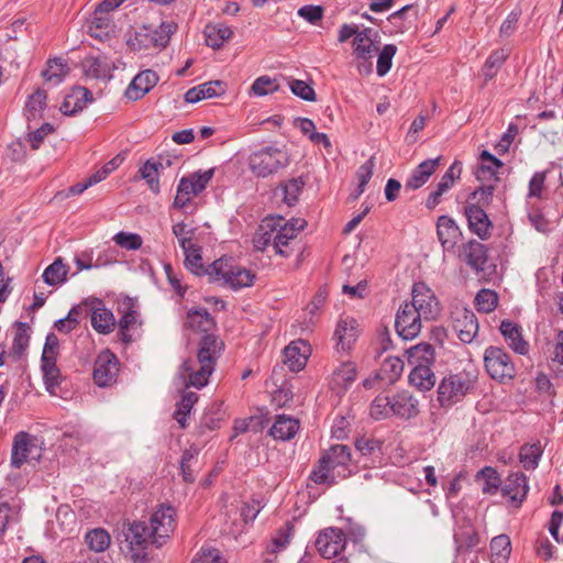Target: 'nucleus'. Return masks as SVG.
Masks as SVG:
<instances>
[{"instance_id": "nucleus-25", "label": "nucleus", "mask_w": 563, "mask_h": 563, "mask_svg": "<svg viewBox=\"0 0 563 563\" xmlns=\"http://www.w3.org/2000/svg\"><path fill=\"white\" fill-rule=\"evenodd\" d=\"M462 256L466 264L474 271L482 272L485 269V265L487 263V249L481 242L471 240L464 244Z\"/></svg>"}, {"instance_id": "nucleus-59", "label": "nucleus", "mask_w": 563, "mask_h": 563, "mask_svg": "<svg viewBox=\"0 0 563 563\" xmlns=\"http://www.w3.org/2000/svg\"><path fill=\"white\" fill-rule=\"evenodd\" d=\"M117 245L128 251H136L141 249L143 240L140 234L120 231L113 236Z\"/></svg>"}, {"instance_id": "nucleus-23", "label": "nucleus", "mask_w": 563, "mask_h": 563, "mask_svg": "<svg viewBox=\"0 0 563 563\" xmlns=\"http://www.w3.org/2000/svg\"><path fill=\"white\" fill-rule=\"evenodd\" d=\"M437 234L442 247L446 251L453 250L461 238V230L456 222L448 217L441 216L437 222Z\"/></svg>"}, {"instance_id": "nucleus-11", "label": "nucleus", "mask_w": 563, "mask_h": 563, "mask_svg": "<svg viewBox=\"0 0 563 563\" xmlns=\"http://www.w3.org/2000/svg\"><path fill=\"white\" fill-rule=\"evenodd\" d=\"M119 373V360L110 350L99 353L93 366V380L99 387H108L115 383Z\"/></svg>"}, {"instance_id": "nucleus-14", "label": "nucleus", "mask_w": 563, "mask_h": 563, "mask_svg": "<svg viewBox=\"0 0 563 563\" xmlns=\"http://www.w3.org/2000/svg\"><path fill=\"white\" fill-rule=\"evenodd\" d=\"M124 536L132 552L131 556L133 561L137 562L144 560L147 541L148 539L152 540V531H148L146 523L143 521H134L130 525Z\"/></svg>"}, {"instance_id": "nucleus-12", "label": "nucleus", "mask_w": 563, "mask_h": 563, "mask_svg": "<svg viewBox=\"0 0 563 563\" xmlns=\"http://www.w3.org/2000/svg\"><path fill=\"white\" fill-rule=\"evenodd\" d=\"M273 225H275L274 250L282 256H288L289 253L284 247L288 246L289 242L305 228L306 221L303 219L285 221L278 218L274 219Z\"/></svg>"}, {"instance_id": "nucleus-47", "label": "nucleus", "mask_w": 563, "mask_h": 563, "mask_svg": "<svg viewBox=\"0 0 563 563\" xmlns=\"http://www.w3.org/2000/svg\"><path fill=\"white\" fill-rule=\"evenodd\" d=\"M85 73L93 78H103L109 74V65L104 57L88 56L82 62Z\"/></svg>"}, {"instance_id": "nucleus-52", "label": "nucleus", "mask_w": 563, "mask_h": 563, "mask_svg": "<svg viewBox=\"0 0 563 563\" xmlns=\"http://www.w3.org/2000/svg\"><path fill=\"white\" fill-rule=\"evenodd\" d=\"M198 194L195 191L191 183L184 177L179 180L177 186V194L173 202V207L177 209L185 208Z\"/></svg>"}, {"instance_id": "nucleus-44", "label": "nucleus", "mask_w": 563, "mask_h": 563, "mask_svg": "<svg viewBox=\"0 0 563 563\" xmlns=\"http://www.w3.org/2000/svg\"><path fill=\"white\" fill-rule=\"evenodd\" d=\"M274 219L264 220L254 235V247L258 251H264L271 243L274 245L275 225Z\"/></svg>"}, {"instance_id": "nucleus-46", "label": "nucleus", "mask_w": 563, "mask_h": 563, "mask_svg": "<svg viewBox=\"0 0 563 563\" xmlns=\"http://www.w3.org/2000/svg\"><path fill=\"white\" fill-rule=\"evenodd\" d=\"M47 95L43 89L35 90L26 100L25 112L27 119H36L46 107Z\"/></svg>"}, {"instance_id": "nucleus-13", "label": "nucleus", "mask_w": 563, "mask_h": 563, "mask_svg": "<svg viewBox=\"0 0 563 563\" xmlns=\"http://www.w3.org/2000/svg\"><path fill=\"white\" fill-rule=\"evenodd\" d=\"M346 545L344 532L334 527L322 530L317 540L316 548L324 559H332L339 555Z\"/></svg>"}, {"instance_id": "nucleus-16", "label": "nucleus", "mask_w": 563, "mask_h": 563, "mask_svg": "<svg viewBox=\"0 0 563 563\" xmlns=\"http://www.w3.org/2000/svg\"><path fill=\"white\" fill-rule=\"evenodd\" d=\"M465 216L467 218L468 229L481 240H487L490 236L493 223L486 211L476 203H468L465 207Z\"/></svg>"}, {"instance_id": "nucleus-30", "label": "nucleus", "mask_w": 563, "mask_h": 563, "mask_svg": "<svg viewBox=\"0 0 563 563\" xmlns=\"http://www.w3.org/2000/svg\"><path fill=\"white\" fill-rule=\"evenodd\" d=\"M184 325L192 331L209 334L208 332L214 328L216 322L207 309L198 308L187 312Z\"/></svg>"}, {"instance_id": "nucleus-18", "label": "nucleus", "mask_w": 563, "mask_h": 563, "mask_svg": "<svg viewBox=\"0 0 563 563\" xmlns=\"http://www.w3.org/2000/svg\"><path fill=\"white\" fill-rule=\"evenodd\" d=\"M501 492L504 496L510 498L516 507H519L529 492L527 476L521 472L510 473L505 481Z\"/></svg>"}, {"instance_id": "nucleus-43", "label": "nucleus", "mask_w": 563, "mask_h": 563, "mask_svg": "<svg viewBox=\"0 0 563 563\" xmlns=\"http://www.w3.org/2000/svg\"><path fill=\"white\" fill-rule=\"evenodd\" d=\"M542 455V449L540 443L525 444L521 446L519 452V461L523 468L532 471L537 468L539 461Z\"/></svg>"}, {"instance_id": "nucleus-39", "label": "nucleus", "mask_w": 563, "mask_h": 563, "mask_svg": "<svg viewBox=\"0 0 563 563\" xmlns=\"http://www.w3.org/2000/svg\"><path fill=\"white\" fill-rule=\"evenodd\" d=\"M185 253V266L191 273L197 276H202L208 274L210 276L211 265L208 268H205L202 265V257L200 255V249L192 244L183 249Z\"/></svg>"}, {"instance_id": "nucleus-32", "label": "nucleus", "mask_w": 563, "mask_h": 563, "mask_svg": "<svg viewBox=\"0 0 563 563\" xmlns=\"http://www.w3.org/2000/svg\"><path fill=\"white\" fill-rule=\"evenodd\" d=\"M203 34L206 37V44L213 49H219L228 40L231 38L233 32L230 26L223 23H210L206 25Z\"/></svg>"}, {"instance_id": "nucleus-4", "label": "nucleus", "mask_w": 563, "mask_h": 563, "mask_svg": "<svg viewBox=\"0 0 563 563\" xmlns=\"http://www.w3.org/2000/svg\"><path fill=\"white\" fill-rule=\"evenodd\" d=\"M176 26L168 22H162L158 27L152 29L150 26H142L137 30L133 37L128 41V44L134 51H142L148 48H164L170 40Z\"/></svg>"}, {"instance_id": "nucleus-33", "label": "nucleus", "mask_w": 563, "mask_h": 563, "mask_svg": "<svg viewBox=\"0 0 563 563\" xmlns=\"http://www.w3.org/2000/svg\"><path fill=\"white\" fill-rule=\"evenodd\" d=\"M41 361L45 388L51 395L56 396L63 382L60 371L56 365V358Z\"/></svg>"}, {"instance_id": "nucleus-10", "label": "nucleus", "mask_w": 563, "mask_h": 563, "mask_svg": "<svg viewBox=\"0 0 563 563\" xmlns=\"http://www.w3.org/2000/svg\"><path fill=\"white\" fill-rule=\"evenodd\" d=\"M412 298L409 302L415 306L423 320H433L440 313V303L433 291L423 283H417L412 287Z\"/></svg>"}, {"instance_id": "nucleus-27", "label": "nucleus", "mask_w": 563, "mask_h": 563, "mask_svg": "<svg viewBox=\"0 0 563 563\" xmlns=\"http://www.w3.org/2000/svg\"><path fill=\"white\" fill-rule=\"evenodd\" d=\"M441 157L420 163L405 184L406 189L416 190L422 187L437 170Z\"/></svg>"}, {"instance_id": "nucleus-8", "label": "nucleus", "mask_w": 563, "mask_h": 563, "mask_svg": "<svg viewBox=\"0 0 563 563\" xmlns=\"http://www.w3.org/2000/svg\"><path fill=\"white\" fill-rule=\"evenodd\" d=\"M176 509L162 505L151 516L152 542L161 547L175 529Z\"/></svg>"}, {"instance_id": "nucleus-61", "label": "nucleus", "mask_w": 563, "mask_h": 563, "mask_svg": "<svg viewBox=\"0 0 563 563\" xmlns=\"http://www.w3.org/2000/svg\"><path fill=\"white\" fill-rule=\"evenodd\" d=\"M251 89L255 96L263 97L276 91L278 85L275 79L268 76H261L253 82Z\"/></svg>"}, {"instance_id": "nucleus-1", "label": "nucleus", "mask_w": 563, "mask_h": 563, "mask_svg": "<svg viewBox=\"0 0 563 563\" xmlns=\"http://www.w3.org/2000/svg\"><path fill=\"white\" fill-rule=\"evenodd\" d=\"M290 163L289 155L284 148L268 145L254 151L249 157L250 170L257 177H268L286 168Z\"/></svg>"}, {"instance_id": "nucleus-55", "label": "nucleus", "mask_w": 563, "mask_h": 563, "mask_svg": "<svg viewBox=\"0 0 563 563\" xmlns=\"http://www.w3.org/2000/svg\"><path fill=\"white\" fill-rule=\"evenodd\" d=\"M397 53V47L394 44H386L378 54L376 71L379 77L385 76L391 68V62Z\"/></svg>"}, {"instance_id": "nucleus-60", "label": "nucleus", "mask_w": 563, "mask_h": 563, "mask_svg": "<svg viewBox=\"0 0 563 563\" xmlns=\"http://www.w3.org/2000/svg\"><path fill=\"white\" fill-rule=\"evenodd\" d=\"M490 551L494 556L506 560L511 551L509 537L506 534H500L493 538L490 542Z\"/></svg>"}, {"instance_id": "nucleus-50", "label": "nucleus", "mask_w": 563, "mask_h": 563, "mask_svg": "<svg viewBox=\"0 0 563 563\" xmlns=\"http://www.w3.org/2000/svg\"><path fill=\"white\" fill-rule=\"evenodd\" d=\"M85 541L95 552H103L110 545V536L104 529H93L87 532Z\"/></svg>"}, {"instance_id": "nucleus-40", "label": "nucleus", "mask_w": 563, "mask_h": 563, "mask_svg": "<svg viewBox=\"0 0 563 563\" xmlns=\"http://www.w3.org/2000/svg\"><path fill=\"white\" fill-rule=\"evenodd\" d=\"M372 33L371 29H364L362 32H357L355 36V54L358 58L367 62L372 58L373 54L377 51L373 40L369 37Z\"/></svg>"}, {"instance_id": "nucleus-3", "label": "nucleus", "mask_w": 563, "mask_h": 563, "mask_svg": "<svg viewBox=\"0 0 563 563\" xmlns=\"http://www.w3.org/2000/svg\"><path fill=\"white\" fill-rule=\"evenodd\" d=\"M210 277L214 280H222L233 289L249 287L255 279V275L251 271L234 265L228 258H219L211 264Z\"/></svg>"}, {"instance_id": "nucleus-15", "label": "nucleus", "mask_w": 563, "mask_h": 563, "mask_svg": "<svg viewBox=\"0 0 563 563\" xmlns=\"http://www.w3.org/2000/svg\"><path fill=\"white\" fill-rule=\"evenodd\" d=\"M358 323L354 318H340L334 331L336 351L350 352L358 338Z\"/></svg>"}, {"instance_id": "nucleus-42", "label": "nucleus", "mask_w": 563, "mask_h": 563, "mask_svg": "<svg viewBox=\"0 0 563 563\" xmlns=\"http://www.w3.org/2000/svg\"><path fill=\"white\" fill-rule=\"evenodd\" d=\"M67 273V265H65L60 258H56L45 268L42 277L47 285L57 286L66 282Z\"/></svg>"}, {"instance_id": "nucleus-34", "label": "nucleus", "mask_w": 563, "mask_h": 563, "mask_svg": "<svg viewBox=\"0 0 563 563\" xmlns=\"http://www.w3.org/2000/svg\"><path fill=\"white\" fill-rule=\"evenodd\" d=\"M431 365L412 366L409 374V383L421 391L430 390L435 384V375L430 368Z\"/></svg>"}, {"instance_id": "nucleus-24", "label": "nucleus", "mask_w": 563, "mask_h": 563, "mask_svg": "<svg viewBox=\"0 0 563 563\" xmlns=\"http://www.w3.org/2000/svg\"><path fill=\"white\" fill-rule=\"evenodd\" d=\"M393 415L410 419L419 413L418 400L407 390L399 391L391 398Z\"/></svg>"}, {"instance_id": "nucleus-51", "label": "nucleus", "mask_w": 563, "mask_h": 563, "mask_svg": "<svg viewBox=\"0 0 563 563\" xmlns=\"http://www.w3.org/2000/svg\"><path fill=\"white\" fill-rule=\"evenodd\" d=\"M197 400L198 396L194 391H188L183 395L181 400L177 406V410L174 413V418L177 420L180 428L185 429L187 427L186 417L190 412L191 408L197 402Z\"/></svg>"}, {"instance_id": "nucleus-17", "label": "nucleus", "mask_w": 563, "mask_h": 563, "mask_svg": "<svg viewBox=\"0 0 563 563\" xmlns=\"http://www.w3.org/2000/svg\"><path fill=\"white\" fill-rule=\"evenodd\" d=\"M88 314H90L92 328L100 334L110 333L115 324L113 313L104 308L100 299H89Z\"/></svg>"}, {"instance_id": "nucleus-37", "label": "nucleus", "mask_w": 563, "mask_h": 563, "mask_svg": "<svg viewBox=\"0 0 563 563\" xmlns=\"http://www.w3.org/2000/svg\"><path fill=\"white\" fill-rule=\"evenodd\" d=\"M322 456L333 471L339 467L345 468L352 461L351 450L345 444L332 445Z\"/></svg>"}, {"instance_id": "nucleus-49", "label": "nucleus", "mask_w": 563, "mask_h": 563, "mask_svg": "<svg viewBox=\"0 0 563 563\" xmlns=\"http://www.w3.org/2000/svg\"><path fill=\"white\" fill-rule=\"evenodd\" d=\"M375 167V157L372 156L364 164H362L357 169V179L358 185L355 191L351 195V197L355 200L357 199L365 190L366 185L371 180Z\"/></svg>"}, {"instance_id": "nucleus-38", "label": "nucleus", "mask_w": 563, "mask_h": 563, "mask_svg": "<svg viewBox=\"0 0 563 563\" xmlns=\"http://www.w3.org/2000/svg\"><path fill=\"white\" fill-rule=\"evenodd\" d=\"M202 364L199 363V360L188 358L184 361L181 364L180 375L184 378V380L196 388H202L208 384L209 377L211 374L203 375V378H200L201 380L205 379V382H201L200 385L198 384V376L196 374H200Z\"/></svg>"}, {"instance_id": "nucleus-6", "label": "nucleus", "mask_w": 563, "mask_h": 563, "mask_svg": "<svg viewBox=\"0 0 563 563\" xmlns=\"http://www.w3.org/2000/svg\"><path fill=\"white\" fill-rule=\"evenodd\" d=\"M223 350V342L213 334H205L198 345L197 360L202 364L200 374H196L197 378H203L206 374H212L217 360ZM198 384L202 382L197 379Z\"/></svg>"}, {"instance_id": "nucleus-36", "label": "nucleus", "mask_w": 563, "mask_h": 563, "mask_svg": "<svg viewBox=\"0 0 563 563\" xmlns=\"http://www.w3.org/2000/svg\"><path fill=\"white\" fill-rule=\"evenodd\" d=\"M410 365H432L434 363V349L429 343H419L406 351Z\"/></svg>"}, {"instance_id": "nucleus-5", "label": "nucleus", "mask_w": 563, "mask_h": 563, "mask_svg": "<svg viewBox=\"0 0 563 563\" xmlns=\"http://www.w3.org/2000/svg\"><path fill=\"white\" fill-rule=\"evenodd\" d=\"M484 364L487 373L493 379L503 382L515 376V365L510 356L497 346H489L485 350Z\"/></svg>"}, {"instance_id": "nucleus-57", "label": "nucleus", "mask_w": 563, "mask_h": 563, "mask_svg": "<svg viewBox=\"0 0 563 563\" xmlns=\"http://www.w3.org/2000/svg\"><path fill=\"white\" fill-rule=\"evenodd\" d=\"M292 532L294 527L290 523H286L284 527H282L272 538V541L267 548L268 551L272 553H277L284 550L289 543Z\"/></svg>"}, {"instance_id": "nucleus-41", "label": "nucleus", "mask_w": 563, "mask_h": 563, "mask_svg": "<svg viewBox=\"0 0 563 563\" xmlns=\"http://www.w3.org/2000/svg\"><path fill=\"white\" fill-rule=\"evenodd\" d=\"M69 68L62 58H52L47 60V67L42 71L43 78L53 85L60 84L68 74Z\"/></svg>"}, {"instance_id": "nucleus-54", "label": "nucleus", "mask_w": 563, "mask_h": 563, "mask_svg": "<svg viewBox=\"0 0 563 563\" xmlns=\"http://www.w3.org/2000/svg\"><path fill=\"white\" fill-rule=\"evenodd\" d=\"M498 303V295L490 289H482L475 297V305L481 312H492Z\"/></svg>"}, {"instance_id": "nucleus-19", "label": "nucleus", "mask_w": 563, "mask_h": 563, "mask_svg": "<svg viewBox=\"0 0 563 563\" xmlns=\"http://www.w3.org/2000/svg\"><path fill=\"white\" fill-rule=\"evenodd\" d=\"M355 449L360 454L356 464L363 467L375 466L382 460V442L372 438H360L355 441Z\"/></svg>"}, {"instance_id": "nucleus-7", "label": "nucleus", "mask_w": 563, "mask_h": 563, "mask_svg": "<svg viewBox=\"0 0 563 563\" xmlns=\"http://www.w3.org/2000/svg\"><path fill=\"white\" fill-rule=\"evenodd\" d=\"M423 318L416 310L415 306L405 302L396 313L395 328L399 336L404 340H412L421 331V321Z\"/></svg>"}, {"instance_id": "nucleus-20", "label": "nucleus", "mask_w": 563, "mask_h": 563, "mask_svg": "<svg viewBox=\"0 0 563 563\" xmlns=\"http://www.w3.org/2000/svg\"><path fill=\"white\" fill-rule=\"evenodd\" d=\"M309 353L310 346L306 341H292L284 350V363L291 372H299L306 366Z\"/></svg>"}, {"instance_id": "nucleus-21", "label": "nucleus", "mask_w": 563, "mask_h": 563, "mask_svg": "<svg viewBox=\"0 0 563 563\" xmlns=\"http://www.w3.org/2000/svg\"><path fill=\"white\" fill-rule=\"evenodd\" d=\"M35 438L27 432L20 431L14 435L11 452V466L20 468L30 457L35 448Z\"/></svg>"}, {"instance_id": "nucleus-56", "label": "nucleus", "mask_w": 563, "mask_h": 563, "mask_svg": "<svg viewBox=\"0 0 563 563\" xmlns=\"http://www.w3.org/2000/svg\"><path fill=\"white\" fill-rule=\"evenodd\" d=\"M162 166V164H159ZM141 177L146 180L150 189L157 194L159 191L158 164L147 161L139 170Z\"/></svg>"}, {"instance_id": "nucleus-53", "label": "nucleus", "mask_w": 563, "mask_h": 563, "mask_svg": "<svg viewBox=\"0 0 563 563\" xmlns=\"http://www.w3.org/2000/svg\"><path fill=\"white\" fill-rule=\"evenodd\" d=\"M476 478L484 479L483 493L485 494H495L498 490L501 482L498 472L490 466L482 468L477 473Z\"/></svg>"}, {"instance_id": "nucleus-48", "label": "nucleus", "mask_w": 563, "mask_h": 563, "mask_svg": "<svg viewBox=\"0 0 563 563\" xmlns=\"http://www.w3.org/2000/svg\"><path fill=\"white\" fill-rule=\"evenodd\" d=\"M110 15L102 10L96 9L91 15L88 30L91 36L101 38L103 33L110 29Z\"/></svg>"}, {"instance_id": "nucleus-22", "label": "nucleus", "mask_w": 563, "mask_h": 563, "mask_svg": "<svg viewBox=\"0 0 563 563\" xmlns=\"http://www.w3.org/2000/svg\"><path fill=\"white\" fill-rule=\"evenodd\" d=\"M158 81L157 74L146 69L137 74L129 85L125 95L131 100L143 98Z\"/></svg>"}, {"instance_id": "nucleus-9", "label": "nucleus", "mask_w": 563, "mask_h": 563, "mask_svg": "<svg viewBox=\"0 0 563 563\" xmlns=\"http://www.w3.org/2000/svg\"><path fill=\"white\" fill-rule=\"evenodd\" d=\"M453 331L463 343H471L478 333V321L475 313L464 307H455L451 312Z\"/></svg>"}, {"instance_id": "nucleus-35", "label": "nucleus", "mask_w": 563, "mask_h": 563, "mask_svg": "<svg viewBox=\"0 0 563 563\" xmlns=\"http://www.w3.org/2000/svg\"><path fill=\"white\" fill-rule=\"evenodd\" d=\"M404 371V362L399 357H387L376 373V377L386 385L394 384Z\"/></svg>"}, {"instance_id": "nucleus-2", "label": "nucleus", "mask_w": 563, "mask_h": 563, "mask_svg": "<svg viewBox=\"0 0 563 563\" xmlns=\"http://www.w3.org/2000/svg\"><path fill=\"white\" fill-rule=\"evenodd\" d=\"M475 377L462 372L445 376L438 387V401L441 407H450L459 402L474 388Z\"/></svg>"}, {"instance_id": "nucleus-63", "label": "nucleus", "mask_w": 563, "mask_h": 563, "mask_svg": "<svg viewBox=\"0 0 563 563\" xmlns=\"http://www.w3.org/2000/svg\"><path fill=\"white\" fill-rule=\"evenodd\" d=\"M213 173H214V170L211 168V169H208L205 172L192 173L188 177H184V178L188 179L191 183V185L197 194H200L201 191H203L206 189L207 185L212 179Z\"/></svg>"}, {"instance_id": "nucleus-31", "label": "nucleus", "mask_w": 563, "mask_h": 563, "mask_svg": "<svg viewBox=\"0 0 563 563\" xmlns=\"http://www.w3.org/2000/svg\"><path fill=\"white\" fill-rule=\"evenodd\" d=\"M306 185L302 177L291 178L282 181L276 189L275 195L280 196L283 202L288 207H292L298 202L299 196Z\"/></svg>"}, {"instance_id": "nucleus-64", "label": "nucleus", "mask_w": 563, "mask_h": 563, "mask_svg": "<svg viewBox=\"0 0 563 563\" xmlns=\"http://www.w3.org/2000/svg\"><path fill=\"white\" fill-rule=\"evenodd\" d=\"M201 100L220 97L225 92V85L220 80L203 82L198 86Z\"/></svg>"}, {"instance_id": "nucleus-62", "label": "nucleus", "mask_w": 563, "mask_h": 563, "mask_svg": "<svg viewBox=\"0 0 563 563\" xmlns=\"http://www.w3.org/2000/svg\"><path fill=\"white\" fill-rule=\"evenodd\" d=\"M173 233L177 238L181 249L192 245L191 240L195 229L189 228L185 222H178L173 225Z\"/></svg>"}, {"instance_id": "nucleus-58", "label": "nucleus", "mask_w": 563, "mask_h": 563, "mask_svg": "<svg viewBox=\"0 0 563 563\" xmlns=\"http://www.w3.org/2000/svg\"><path fill=\"white\" fill-rule=\"evenodd\" d=\"M369 415L376 420H380L393 415L391 398L387 396H377L371 405Z\"/></svg>"}, {"instance_id": "nucleus-45", "label": "nucleus", "mask_w": 563, "mask_h": 563, "mask_svg": "<svg viewBox=\"0 0 563 563\" xmlns=\"http://www.w3.org/2000/svg\"><path fill=\"white\" fill-rule=\"evenodd\" d=\"M309 478L316 484L332 485L335 483V474L327 460L321 456L310 473Z\"/></svg>"}, {"instance_id": "nucleus-26", "label": "nucleus", "mask_w": 563, "mask_h": 563, "mask_svg": "<svg viewBox=\"0 0 563 563\" xmlns=\"http://www.w3.org/2000/svg\"><path fill=\"white\" fill-rule=\"evenodd\" d=\"M300 422L290 416L278 415L269 429V435L275 440L288 441L291 440L298 432Z\"/></svg>"}, {"instance_id": "nucleus-28", "label": "nucleus", "mask_w": 563, "mask_h": 563, "mask_svg": "<svg viewBox=\"0 0 563 563\" xmlns=\"http://www.w3.org/2000/svg\"><path fill=\"white\" fill-rule=\"evenodd\" d=\"M500 333L508 345L518 354L528 353V343L522 339L520 327L509 320H503L499 327Z\"/></svg>"}, {"instance_id": "nucleus-29", "label": "nucleus", "mask_w": 563, "mask_h": 563, "mask_svg": "<svg viewBox=\"0 0 563 563\" xmlns=\"http://www.w3.org/2000/svg\"><path fill=\"white\" fill-rule=\"evenodd\" d=\"M357 368L353 362H343L338 366L331 377V387L339 391H345L355 380Z\"/></svg>"}]
</instances>
